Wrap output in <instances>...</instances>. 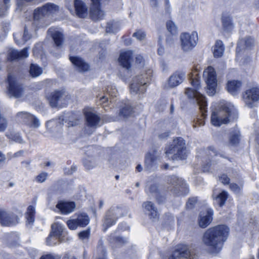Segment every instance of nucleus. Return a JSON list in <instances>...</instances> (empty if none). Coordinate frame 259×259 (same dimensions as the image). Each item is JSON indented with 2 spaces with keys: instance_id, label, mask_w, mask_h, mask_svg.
I'll return each mask as SVG.
<instances>
[{
  "instance_id": "obj_55",
  "label": "nucleus",
  "mask_w": 259,
  "mask_h": 259,
  "mask_svg": "<svg viewBox=\"0 0 259 259\" xmlns=\"http://www.w3.org/2000/svg\"><path fill=\"white\" fill-rule=\"evenodd\" d=\"M136 62L140 66H143L144 64V59L143 57L141 55H138L136 57Z\"/></svg>"
},
{
  "instance_id": "obj_60",
  "label": "nucleus",
  "mask_w": 259,
  "mask_h": 259,
  "mask_svg": "<svg viewBox=\"0 0 259 259\" xmlns=\"http://www.w3.org/2000/svg\"><path fill=\"white\" fill-rule=\"evenodd\" d=\"M158 54L162 56L164 54V48L160 45H159V47L157 50Z\"/></svg>"
},
{
  "instance_id": "obj_22",
  "label": "nucleus",
  "mask_w": 259,
  "mask_h": 259,
  "mask_svg": "<svg viewBox=\"0 0 259 259\" xmlns=\"http://www.w3.org/2000/svg\"><path fill=\"white\" fill-rule=\"evenodd\" d=\"M48 32L52 37L56 46L58 47H61L64 39L62 32L53 28H49Z\"/></svg>"
},
{
  "instance_id": "obj_59",
  "label": "nucleus",
  "mask_w": 259,
  "mask_h": 259,
  "mask_svg": "<svg viewBox=\"0 0 259 259\" xmlns=\"http://www.w3.org/2000/svg\"><path fill=\"white\" fill-rule=\"evenodd\" d=\"M40 259H59L58 257H55L53 255L48 254L42 256Z\"/></svg>"
},
{
  "instance_id": "obj_36",
  "label": "nucleus",
  "mask_w": 259,
  "mask_h": 259,
  "mask_svg": "<svg viewBox=\"0 0 259 259\" xmlns=\"http://www.w3.org/2000/svg\"><path fill=\"white\" fill-rule=\"evenodd\" d=\"M29 72L32 77H36L42 74V68L36 64H31Z\"/></svg>"
},
{
  "instance_id": "obj_12",
  "label": "nucleus",
  "mask_w": 259,
  "mask_h": 259,
  "mask_svg": "<svg viewBox=\"0 0 259 259\" xmlns=\"http://www.w3.org/2000/svg\"><path fill=\"white\" fill-rule=\"evenodd\" d=\"M184 258L185 259H195V255L192 252L190 251L189 247L184 244H180L177 246L173 254L169 257L168 259H180Z\"/></svg>"
},
{
  "instance_id": "obj_50",
  "label": "nucleus",
  "mask_w": 259,
  "mask_h": 259,
  "mask_svg": "<svg viewBox=\"0 0 259 259\" xmlns=\"http://www.w3.org/2000/svg\"><path fill=\"white\" fill-rule=\"evenodd\" d=\"M90 233V230H84L78 233V237L80 239L83 240L89 238Z\"/></svg>"
},
{
  "instance_id": "obj_29",
  "label": "nucleus",
  "mask_w": 259,
  "mask_h": 259,
  "mask_svg": "<svg viewBox=\"0 0 259 259\" xmlns=\"http://www.w3.org/2000/svg\"><path fill=\"white\" fill-rule=\"evenodd\" d=\"M6 136L10 142H15L19 144H23L24 141L20 134L14 130H9L6 133Z\"/></svg>"
},
{
  "instance_id": "obj_23",
  "label": "nucleus",
  "mask_w": 259,
  "mask_h": 259,
  "mask_svg": "<svg viewBox=\"0 0 259 259\" xmlns=\"http://www.w3.org/2000/svg\"><path fill=\"white\" fill-rule=\"evenodd\" d=\"M85 115L89 126L96 128L101 125L100 117L91 111H85Z\"/></svg>"
},
{
  "instance_id": "obj_27",
  "label": "nucleus",
  "mask_w": 259,
  "mask_h": 259,
  "mask_svg": "<svg viewBox=\"0 0 259 259\" xmlns=\"http://www.w3.org/2000/svg\"><path fill=\"white\" fill-rule=\"evenodd\" d=\"M241 134L239 130L235 127L232 129L229 134V145L232 146H237L240 141Z\"/></svg>"
},
{
  "instance_id": "obj_56",
  "label": "nucleus",
  "mask_w": 259,
  "mask_h": 259,
  "mask_svg": "<svg viewBox=\"0 0 259 259\" xmlns=\"http://www.w3.org/2000/svg\"><path fill=\"white\" fill-rule=\"evenodd\" d=\"M76 167L75 166H71L70 170L69 169V167L65 168L64 169L65 173L67 174H72L73 172L76 170Z\"/></svg>"
},
{
  "instance_id": "obj_41",
  "label": "nucleus",
  "mask_w": 259,
  "mask_h": 259,
  "mask_svg": "<svg viewBox=\"0 0 259 259\" xmlns=\"http://www.w3.org/2000/svg\"><path fill=\"white\" fill-rule=\"evenodd\" d=\"M31 114L27 112H20L17 114L16 117L18 120L26 124Z\"/></svg>"
},
{
  "instance_id": "obj_39",
  "label": "nucleus",
  "mask_w": 259,
  "mask_h": 259,
  "mask_svg": "<svg viewBox=\"0 0 259 259\" xmlns=\"http://www.w3.org/2000/svg\"><path fill=\"white\" fill-rule=\"evenodd\" d=\"M34 213L35 207L32 205L29 206L26 214L27 224H31L33 222Z\"/></svg>"
},
{
  "instance_id": "obj_24",
  "label": "nucleus",
  "mask_w": 259,
  "mask_h": 259,
  "mask_svg": "<svg viewBox=\"0 0 259 259\" xmlns=\"http://www.w3.org/2000/svg\"><path fill=\"white\" fill-rule=\"evenodd\" d=\"M28 56L27 48H25L21 51H18L13 49H10L8 51V59L11 60L23 59Z\"/></svg>"
},
{
  "instance_id": "obj_6",
  "label": "nucleus",
  "mask_w": 259,
  "mask_h": 259,
  "mask_svg": "<svg viewBox=\"0 0 259 259\" xmlns=\"http://www.w3.org/2000/svg\"><path fill=\"white\" fill-rule=\"evenodd\" d=\"M198 40V34L196 31H193L191 33H182L180 35L182 49L184 52L190 51L197 45Z\"/></svg>"
},
{
  "instance_id": "obj_35",
  "label": "nucleus",
  "mask_w": 259,
  "mask_h": 259,
  "mask_svg": "<svg viewBox=\"0 0 259 259\" xmlns=\"http://www.w3.org/2000/svg\"><path fill=\"white\" fill-rule=\"evenodd\" d=\"M168 181L170 184L175 186H177L178 183L179 187L181 189H187L186 184L182 178H178L177 177L173 176L169 178Z\"/></svg>"
},
{
  "instance_id": "obj_51",
  "label": "nucleus",
  "mask_w": 259,
  "mask_h": 259,
  "mask_svg": "<svg viewBox=\"0 0 259 259\" xmlns=\"http://www.w3.org/2000/svg\"><path fill=\"white\" fill-rule=\"evenodd\" d=\"M220 181L224 184H227L229 183L230 179L226 175H222L219 178Z\"/></svg>"
},
{
  "instance_id": "obj_31",
  "label": "nucleus",
  "mask_w": 259,
  "mask_h": 259,
  "mask_svg": "<svg viewBox=\"0 0 259 259\" xmlns=\"http://www.w3.org/2000/svg\"><path fill=\"white\" fill-rule=\"evenodd\" d=\"M212 196L214 201V203L218 204L220 206H222L225 204L228 198V193L226 191H223L219 194H217L214 190Z\"/></svg>"
},
{
  "instance_id": "obj_49",
  "label": "nucleus",
  "mask_w": 259,
  "mask_h": 259,
  "mask_svg": "<svg viewBox=\"0 0 259 259\" xmlns=\"http://www.w3.org/2000/svg\"><path fill=\"white\" fill-rule=\"evenodd\" d=\"M48 177V174L46 172H42L35 178V180L38 183H43Z\"/></svg>"
},
{
  "instance_id": "obj_16",
  "label": "nucleus",
  "mask_w": 259,
  "mask_h": 259,
  "mask_svg": "<svg viewBox=\"0 0 259 259\" xmlns=\"http://www.w3.org/2000/svg\"><path fill=\"white\" fill-rule=\"evenodd\" d=\"M18 223V218L15 215L0 209V223L3 226H10Z\"/></svg>"
},
{
  "instance_id": "obj_7",
  "label": "nucleus",
  "mask_w": 259,
  "mask_h": 259,
  "mask_svg": "<svg viewBox=\"0 0 259 259\" xmlns=\"http://www.w3.org/2000/svg\"><path fill=\"white\" fill-rule=\"evenodd\" d=\"M7 81L9 84L8 87V95L10 97L18 98L21 97L23 93V89L20 83L16 79L14 76L9 74Z\"/></svg>"
},
{
  "instance_id": "obj_14",
  "label": "nucleus",
  "mask_w": 259,
  "mask_h": 259,
  "mask_svg": "<svg viewBox=\"0 0 259 259\" xmlns=\"http://www.w3.org/2000/svg\"><path fill=\"white\" fill-rule=\"evenodd\" d=\"M58 10V6L52 4H47L41 8L35 10L34 12V18L35 20H39L46 15L55 13Z\"/></svg>"
},
{
  "instance_id": "obj_25",
  "label": "nucleus",
  "mask_w": 259,
  "mask_h": 259,
  "mask_svg": "<svg viewBox=\"0 0 259 259\" xmlns=\"http://www.w3.org/2000/svg\"><path fill=\"white\" fill-rule=\"evenodd\" d=\"M242 82L238 80H229L227 83V91L233 95H237L241 90Z\"/></svg>"
},
{
  "instance_id": "obj_34",
  "label": "nucleus",
  "mask_w": 259,
  "mask_h": 259,
  "mask_svg": "<svg viewBox=\"0 0 259 259\" xmlns=\"http://www.w3.org/2000/svg\"><path fill=\"white\" fill-rule=\"evenodd\" d=\"M224 46L221 40H218L216 41L213 50V55L214 57L219 58L221 57L224 52Z\"/></svg>"
},
{
  "instance_id": "obj_13",
  "label": "nucleus",
  "mask_w": 259,
  "mask_h": 259,
  "mask_svg": "<svg viewBox=\"0 0 259 259\" xmlns=\"http://www.w3.org/2000/svg\"><path fill=\"white\" fill-rule=\"evenodd\" d=\"M121 215V209L116 206H113L107 212L103 225L105 229L115 224L117 220Z\"/></svg>"
},
{
  "instance_id": "obj_9",
  "label": "nucleus",
  "mask_w": 259,
  "mask_h": 259,
  "mask_svg": "<svg viewBox=\"0 0 259 259\" xmlns=\"http://www.w3.org/2000/svg\"><path fill=\"white\" fill-rule=\"evenodd\" d=\"M242 99L247 107L252 108L259 101V88L252 87L246 90L242 94Z\"/></svg>"
},
{
  "instance_id": "obj_20",
  "label": "nucleus",
  "mask_w": 259,
  "mask_h": 259,
  "mask_svg": "<svg viewBox=\"0 0 259 259\" xmlns=\"http://www.w3.org/2000/svg\"><path fill=\"white\" fill-rule=\"evenodd\" d=\"M185 74L183 72H176L172 74L168 80V87L175 88L181 83L184 79Z\"/></svg>"
},
{
  "instance_id": "obj_53",
  "label": "nucleus",
  "mask_w": 259,
  "mask_h": 259,
  "mask_svg": "<svg viewBox=\"0 0 259 259\" xmlns=\"http://www.w3.org/2000/svg\"><path fill=\"white\" fill-rule=\"evenodd\" d=\"M230 187V189L236 193H239L241 190V188L235 184H231Z\"/></svg>"
},
{
  "instance_id": "obj_30",
  "label": "nucleus",
  "mask_w": 259,
  "mask_h": 259,
  "mask_svg": "<svg viewBox=\"0 0 259 259\" xmlns=\"http://www.w3.org/2000/svg\"><path fill=\"white\" fill-rule=\"evenodd\" d=\"M223 29L225 31H231L234 25L231 17L227 14H223L221 18Z\"/></svg>"
},
{
  "instance_id": "obj_32",
  "label": "nucleus",
  "mask_w": 259,
  "mask_h": 259,
  "mask_svg": "<svg viewBox=\"0 0 259 259\" xmlns=\"http://www.w3.org/2000/svg\"><path fill=\"white\" fill-rule=\"evenodd\" d=\"M133 112V108L130 103L128 102H126L121 106L119 114L124 117H127L132 115Z\"/></svg>"
},
{
  "instance_id": "obj_42",
  "label": "nucleus",
  "mask_w": 259,
  "mask_h": 259,
  "mask_svg": "<svg viewBox=\"0 0 259 259\" xmlns=\"http://www.w3.org/2000/svg\"><path fill=\"white\" fill-rule=\"evenodd\" d=\"M14 37L16 42L18 45H21L24 44L25 41L29 39L30 38V35L29 34L26 29L25 28L22 41L17 39V37H19L18 34H14Z\"/></svg>"
},
{
  "instance_id": "obj_46",
  "label": "nucleus",
  "mask_w": 259,
  "mask_h": 259,
  "mask_svg": "<svg viewBox=\"0 0 259 259\" xmlns=\"http://www.w3.org/2000/svg\"><path fill=\"white\" fill-rule=\"evenodd\" d=\"M254 41L251 37H247L244 39H242L239 42V45H241L242 44H244L246 48H250L254 45Z\"/></svg>"
},
{
  "instance_id": "obj_5",
  "label": "nucleus",
  "mask_w": 259,
  "mask_h": 259,
  "mask_svg": "<svg viewBox=\"0 0 259 259\" xmlns=\"http://www.w3.org/2000/svg\"><path fill=\"white\" fill-rule=\"evenodd\" d=\"M203 78L207 84V93L210 96H213L216 92L217 85V75L214 69L208 66L203 71Z\"/></svg>"
},
{
  "instance_id": "obj_8",
  "label": "nucleus",
  "mask_w": 259,
  "mask_h": 259,
  "mask_svg": "<svg viewBox=\"0 0 259 259\" xmlns=\"http://www.w3.org/2000/svg\"><path fill=\"white\" fill-rule=\"evenodd\" d=\"M52 231L47 238V243L49 245H54L58 241H62L64 226L59 223H55L52 225Z\"/></svg>"
},
{
  "instance_id": "obj_15",
  "label": "nucleus",
  "mask_w": 259,
  "mask_h": 259,
  "mask_svg": "<svg viewBox=\"0 0 259 259\" xmlns=\"http://www.w3.org/2000/svg\"><path fill=\"white\" fill-rule=\"evenodd\" d=\"M75 207L76 204L73 201L61 200L57 204L55 210L63 214H68L73 212Z\"/></svg>"
},
{
  "instance_id": "obj_2",
  "label": "nucleus",
  "mask_w": 259,
  "mask_h": 259,
  "mask_svg": "<svg viewBox=\"0 0 259 259\" xmlns=\"http://www.w3.org/2000/svg\"><path fill=\"white\" fill-rule=\"evenodd\" d=\"M235 116L234 106L226 104L222 106L220 109L214 111L211 114V122L212 125L219 126L223 124L227 123Z\"/></svg>"
},
{
  "instance_id": "obj_38",
  "label": "nucleus",
  "mask_w": 259,
  "mask_h": 259,
  "mask_svg": "<svg viewBox=\"0 0 259 259\" xmlns=\"http://www.w3.org/2000/svg\"><path fill=\"white\" fill-rule=\"evenodd\" d=\"M25 124L29 127L36 128L39 126L40 122L39 120L35 116L31 114Z\"/></svg>"
},
{
  "instance_id": "obj_45",
  "label": "nucleus",
  "mask_w": 259,
  "mask_h": 259,
  "mask_svg": "<svg viewBox=\"0 0 259 259\" xmlns=\"http://www.w3.org/2000/svg\"><path fill=\"white\" fill-rule=\"evenodd\" d=\"M166 28L172 34L175 35L177 33V27L172 21H169L166 23Z\"/></svg>"
},
{
  "instance_id": "obj_37",
  "label": "nucleus",
  "mask_w": 259,
  "mask_h": 259,
  "mask_svg": "<svg viewBox=\"0 0 259 259\" xmlns=\"http://www.w3.org/2000/svg\"><path fill=\"white\" fill-rule=\"evenodd\" d=\"M120 28V26L117 22L114 21H110L107 23L106 31L107 33H114L117 32Z\"/></svg>"
},
{
  "instance_id": "obj_3",
  "label": "nucleus",
  "mask_w": 259,
  "mask_h": 259,
  "mask_svg": "<svg viewBox=\"0 0 259 259\" xmlns=\"http://www.w3.org/2000/svg\"><path fill=\"white\" fill-rule=\"evenodd\" d=\"M185 149L184 139L179 137L174 140L171 144L165 149V154L168 157L172 154L170 159L172 160H183L187 157Z\"/></svg>"
},
{
  "instance_id": "obj_19",
  "label": "nucleus",
  "mask_w": 259,
  "mask_h": 259,
  "mask_svg": "<svg viewBox=\"0 0 259 259\" xmlns=\"http://www.w3.org/2000/svg\"><path fill=\"white\" fill-rule=\"evenodd\" d=\"M133 52L131 51H121L119 58V62L124 68L128 69L131 67Z\"/></svg>"
},
{
  "instance_id": "obj_54",
  "label": "nucleus",
  "mask_w": 259,
  "mask_h": 259,
  "mask_svg": "<svg viewBox=\"0 0 259 259\" xmlns=\"http://www.w3.org/2000/svg\"><path fill=\"white\" fill-rule=\"evenodd\" d=\"M96 166L95 163H83V167L88 170H90Z\"/></svg>"
},
{
  "instance_id": "obj_44",
  "label": "nucleus",
  "mask_w": 259,
  "mask_h": 259,
  "mask_svg": "<svg viewBox=\"0 0 259 259\" xmlns=\"http://www.w3.org/2000/svg\"><path fill=\"white\" fill-rule=\"evenodd\" d=\"M67 225L69 229L71 230H75L77 229V227H79L75 215L73 216L72 218L67 221Z\"/></svg>"
},
{
  "instance_id": "obj_21",
  "label": "nucleus",
  "mask_w": 259,
  "mask_h": 259,
  "mask_svg": "<svg viewBox=\"0 0 259 259\" xmlns=\"http://www.w3.org/2000/svg\"><path fill=\"white\" fill-rule=\"evenodd\" d=\"M142 207L145 209V212L149 215L150 219L152 221L156 220L158 216L157 209L151 201L144 202Z\"/></svg>"
},
{
  "instance_id": "obj_58",
  "label": "nucleus",
  "mask_w": 259,
  "mask_h": 259,
  "mask_svg": "<svg viewBox=\"0 0 259 259\" xmlns=\"http://www.w3.org/2000/svg\"><path fill=\"white\" fill-rule=\"evenodd\" d=\"M108 101V98L105 96L100 98L99 102L100 104H104Z\"/></svg>"
},
{
  "instance_id": "obj_57",
  "label": "nucleus",
  "mask_w": 259,
  "mask_h": 259,
  "mask_svg": "<svg viewBox=\"0 0 259 259\" xmlns=\"http://www.w3.org/2000/svg\"><path fill=\"white\" fill-rule=\"evenodd\" d=\"M197 199L196 198H190L188 201L187 205L188 206V207H191L194 205Z\"/></svg>"
},
{
  "instance_id": "obj_26",
  "label": "nucleus",
  "mask_w": 259,
  "mask_h": 259,
  "mask_svg": "<svg viewBox=\"0 0 259 259\" xmlns=\"http://www.w3.org/2000/svg\"><path fill=\"white\" fill-rule=\"evenodd\" d=\"M75 13L80 18H84L87 16L88 7L80 0H75L74 2Z\"/></svg>"
},
{
  "instance_id": "obj_11",
  "label": "nucleus",
  "mask_w": 259,
  "mask_h": 259,
  "mask_svg": "<svg viewBox=\"0 0 259 259\" xmlns=\"http://www.w3.org/2000/svg\"><path fill=\"white\" fill-rule=\"evenodd\" d=\"M46 98L51 107H57L59 106V103L61 104L66 103L65 100L67 98V95L63 90L55 91L50 94L47 95Z\"/></svg>"
},
{
  "instance_id": "obj_61",
  "label": "nucleus",
  "mask_w": 259,
  "mask_h": 259,
  "mask_svg": "<svg viewBox=\"0 0 259 259\" xmlns=\"http://www.w3.org/2000/svg\"><path fill=\"white\" fill-rule=\"evenodd\" d=\"M32 0H17V3L19 6H22L23 5V2H29Z\"/></svg>"
},
{
  "instance_id": "obj_1",
  "label": "nucleus",
  "mask_w": 259,
  "mask_h": 259,
  "mask_svg": "<svg viewBox=\"0 0 259 259\" xmlns=\"http://www.w3.org/2000/svg\"><path fill=\"white\" fill-rule=\"evenodd\" d=\"M229 228L225 225H218L207 229L202 237V242L212 254L219 253L223 243L229 235Z\"/></svg>"
},
{
  "instance_id": "obj_17",
  "label": "nucleus",
  "mask_w": 259,
  "mask_h": 259,
  "mask_svg": "<svg viewBox=\"0 0 259 259\" xmlns=\"http://www.w3.org/2000/svg\"><path fill=\"white\" fill-rule=\"evenodd\" d=\"M213 210L208 208L205 211L201 212L198 219V223L201 228L206 227L212 219Z\"/></svg>"
},
{
  "instance_id": "obj_47",
  "label": "nucleus",
  "mask_w": 259,
  "mask_h": 259,
  "mask_svg": "<svg viewBox=\"0 0 259 259\" xmlns=\"http://www.w3.org/2000/svg\"><path fill=\"white\" fill-rule=\"evenodd\" d=\"M133 36L136 37L138 40H143L146 37V33L142 30H137L133 33Z\"/></svg>"
},
{
  "instance_id": "obj_43",
  "label": "nucleus",
  "mask_w": 259,
  "mask_h": 259,
  "mask_svg": "<svg viewBox=\"0 0 259 259\" xmlns=\"http://www.w3.org/2000/svg\"><path fill=\"white\" fill-rule=\"evenodd\" d=\"M106 93L111 98L116 97L118 95L117 89L112 84L107 86L106 88Z\"/></svg>"
},
{
  "instance_id": "obj_40",
  "label": "nucleus",
  "mask_w": 259,
  "mask_h": 259,
  "mask_svg": "<svg viewBox=\"0 0 259 259\" xmlns=\"http://www.w3.org/2000/svg\"><path fill=\"white\" fill-rule=\"evenodd\" d=\"M159 157L158 153L156 151L153 150L146 154L145 159L147 162H154L158 160Z\"/></svg>"
},
{
  "instance_id": "obj_63",
  "label": "nucleus",
  "mask_w": 259,
  "mask_h": 259,
  "mask_svg": "<svg viewBox=\"0 0 259 259\" xmlns=\"http://www.w3.org/2000/svg\"><path fill=\"white\" fill-rule=\"evenodd\" d=\"M169 134L168 133H164L163 134H161L159 136V137L160 138H165L166 137H167L168 136Z\"/></svg>"
},
{
  "instance_id": "obj_10",
  "label": "nucleus",
  "mask_w": 259,
  "mask_h": 259,
  "mask_svg": "<svg viewBox=\"0 0 259 259\" xmlns=\"http://www.w3.org/2000/svg\"><path fill=\"white\" fill-rule=\"evenodd\" d=\"M147 78L143 75L137 76L134 77L130 85V90L132 94H136L143 93L146 89Z\"/></svg>"
},
{
  "instance_id": "obj_4",
  "label": "nucleus",
  "mask_w": 259,
  "mask_h": 259,
  "mask_svg": "<svg viewBox=\"0 0 259 259\" xmlns=\"http://www.w3.org/2000/svg\"><path fill=\"white\" fill-rule=\"evenodd\" d=\"M191 83L195 89H186L185 94L189 99L196 98L197 104L201 111L202 115L204 117L205 116V112L206 111L207 101L205 97L197 91L200 84L199 81L196 78H192Z\"/></svg>"
},
{
  "instance_id": "obj_64",
  "label": "nucleus",
  "mask_w": 259,
  "mask_h": 259,
  "mask_svg": "<svg viewBox=\"0 0 259 259\" xmlns=\"http://www.w3.org/2000/svg\"><path fill=\"white\" fill-rule=\"evenodd\" d=\"M146 163V165H145L146 168L147 170H150L149 168L153 166V163L149 162V163Z\"/></svg>"
},
{
  "instance_id": "obj_52",
  "label": "nucleus",
  "mask_w": 259,
  "mask_h": 259,
  "mask_svg": "<svg viewBox=\"0 0 259 259\" xmlns=\"http://www.w3.org/2000/svg\"><path fill=\"white\" fill-rule=\"evenodd\" d=\"M165 3H168V0H165ZM150 5L153 8H157L159 6L158 0H150Z\"/></svg>"
},
{
  "instance_id": "obj_18",
  "label": "nucleus",
  "mask_w": 259,
  "mask_h": 259,
  "mask_svg": "<svg viewBox=\"0 0 259 259\" xmlns=\"http://www.w3.org/2000/svg\"><path fill=\"white\" fill-rule=\"evenodd\" d=\"M90 13L91 18L95 21L101 20L105 16V13L101 10L100 4L92 2L90 9Z\"/></svg>"
},
{
  "instance_id": "obj_28",
  "label": "nucleus",
  "mask_w": 259,
  "mask_h": 259,
  "mask_svg": "<svg viewBox=\"0 0 259 259\" xmlns=\"http://www.w3.org/2000/svg\"><path fill=\"white\" fill-rule=\"evenodd\" d=\"M69 59L79 71L81 72L88 70L89 68V65L84 62L80 58L70 56Z\"/></svg>"
},
{
  "instance_id": "obj_62",
  "label": "nucleus",
  "mask_w": 259,
  "mask_h": 259,
  "mask_svg": "<svg viewBox=\"0 0 259 259\" xmlns=\"http://www.w3.org/2000/svg\"><path fill=\"white\" fill-rule=\"evenodd\" d=\"M23 154V151H20L14 154V157H18L22 155Z\"/></svg>"
},
{
  "instance_id": "obj_33",
  "label": "nucleus",
  "mask_w": 259,
  "mask_h": 259,
  "mask_svg": "<svg viewBox=\"0 0 259 259\" xmlns=\"http://www.w3.org/2000/svg\"><path fill=\"white\" fill-rule=\"evenodd\" d=\"M76 216V220L79 225V227H84L86 226L90 222V219L88 215L85 213L75 214Z\"/></svg>"
},
{
  "instance_id": "obj_48",
  "label": "nucleus",
  "mask_w": 259,
  "mask_h": 259,
  "mask_svg": "<svg viewBox=\"0 0 259 259\" xmlns=\"http://www.w3.org/2000/svg\"><path fill=\"white\" fill-rule=\"evenodd\" d=\"M8 126L6 119L0 115V132H4Z\"/></svg>"
}]
</instances>
